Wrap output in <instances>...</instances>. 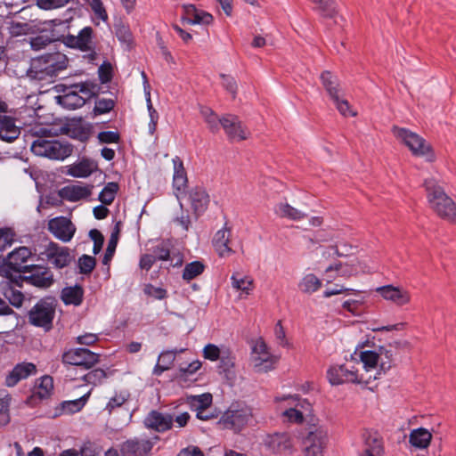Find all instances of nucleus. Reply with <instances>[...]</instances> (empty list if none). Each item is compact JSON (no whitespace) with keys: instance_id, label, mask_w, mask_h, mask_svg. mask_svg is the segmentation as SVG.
I'll list each match as a JSON object with an SVG mask.
<instances>
[{"instance_id":"nucleus-1","label":"nucleus","mask_w":456,"mask_h":456,"mask_svg":"<svg viewBox=\"0 0 456 456\" xmlns=\"http://www.w3.org/2000/svg\"><path fill=\"white\" fill-rule=\"evenodd\" d=\"M429 208L441 218L456 224V204L434 179L424 182Z\"/></svg>"},{"instance_id":"nucleus-2","label":"nucleus","mask_w":456,"mask_h":456,"mask_svg":"<svg viewBox=\"0 0 456 456\" xmlns=\"http://www.w3.org/2000/svg\"><path fill=\"white\" fill-rule=\"evenodd\" d=\"M56 89L62 94L55 97L58 104L68 110H76L85 105L86 99L92 97L94 86L91 83L85 82L70 86L57 85Z\"/></svg>"},{"instance_id":"nucleus-3","label":"nucleus","mask_w":456,"mask_h":456,"mask_svg":"<svg viewBox=\"0 0 456 456\" xmlns=\"http://www.w3.org/2000/svg\"><path fill=\"white\" fill-rule=\"evenodd\" d=\"M392 131L395 137L403 143L414 156L424 157L429 162L435 159L430 145L420 135L407 128L397 126H394Z\"/></svg>"},{"instance_id":"nucleus-4","label":"nucleus","mask_w":456,"mask_h":456,"mask_svg":"<svg viewBox=\"0 0 456 456\" xmlns=\"http://www.w3.org/2000/svg\"><path fill=\"white\" fill-rule=\"evenodd\" d=\"M278 361L279 357L271 352L262 338L252 341L250 363L256 372L264 373L273 370Z\"/></svg>"},{"instance_id":"nucleus-5","label":"nucleus","mask_w":456,"mask_h":456,"mask_svg":"<svg viewBox=\"0 0 456 456\" xmlns=\"http://www.w3.org/2000/svg\"><path fill=\"white\" fill-rule=\"evenodd\" d=\"M37 259L47 262L53 268L62 269L74 261V256L68 247L49 241L39 248Z\"/></svg>"},{"instance_id":"nucleus-6","label":"nucleus","mask_w":456,"mask_h":456,"mask_svg":"<svg viewBox=\"0 0 456 456\" xmlns=\"http://www.w3.org/2000/svg\"><path fill=\"white\" fill-rule=\"evenodd\" d=\"M250 406L242 402L232 403L221 418L223 425L234 432L241 431L252 419Z\"/></svg>"},{"instance_id":"nucleus-7","label":"nucleus","mask_w":456,"mask_h":456,"mask_svg":"<svg viewBox=\"0 0 456 456\" xmlns=\"http://www.w3.org/2000/svg\"><path fill=\"white\" fill-rule=\"evenodd\" d=\"M30 149L37 156L55 160H63L72 152V149L68 143L61 142L58 140H48L44 137L35 140Z\"/></svg>"},{"instance_id":"nucleus-8","label":"nucleus","mask_w":456,"mask_h":456,"mask_svg":"<svg viewBox=\"0 0 456 456\" xmlns=\"http://www.w3.org/2000/svg\"><path fill=\"white\" fill-rule=\"evenodd\" d=\"M56 300L53 297H45L39 300L29 311V322L43 328L48 331L53 327V321L55 315Z\"/></svg>"},{"instance_id":"nucleus-9","label":"nucleus","mask_w":456,"mask_h":456,"mask_svg":"<svg viewBox=\"0 0 456 456\" xmlns=\"http://www.w3.org/2000/svg\"><path fill=\"white\" fill-rule=\"evenodd\" d=\"M67 67L65 55L51 53L40 56L33 61L32 69H35L39 79L55 77L59 71Z\"/></svg>"},{"instance_id":"nucleus-10","label":"nucleus","mask_w":456,"mask_h":456,"mask_svg":"<svg viewBox=\"0 0 456 456\" xmlns=\"http://www.w3.org/2000/svg\"><path fill=\"white\" fill-rule=\"evenodd\" d=\"M327 379L332 386L346 383L368 385L371 376L364 379L354 365L341 364L330 366L327 370Z\"/></svg>"},{"instance_id":"nucleus-11","label":"nucleus","mask_w":456,"mask_h":456,"mask_svg":"<svg viewBox=\"0 0 456 456\" xmlns=\"http://www.w3.org/2000/svg\"><path fill=\"white\" fill-rule=\"evenodd\" d=\"M23 279L27 283L40 289L50 288L54 281L53 274L48 267L35 265L24 268Z\"/></svg>"},{"instance_id":"nucleus-12","label":"nucleus","mask_w":456,"mask_h":456,"mask_svg":"<svg viewBox=\"0 0 456 456\" xmlns=\"http://www.w3.org/2000/svg\"><path fill=\"white\" fill-rule=\"evenodd\" d=\"M159 440L158 436L153 440L138 437L127 439L120 444V454L121 456H149Z\"/></svg>"},{"instance_id":"nucleus-13","label":"nucleus","mask_w":456,"mask_h":456,"mask_svg":"<svg viewBox=\"0 0 456 456\" xmlns=\"http://www.w3.org/2000/svg\"><path fill=\"white\" fill-rule=\"evenodd\" d=\"M62 361L67 364L89 369L98 362V354L86 348L70 349L63 354Z\"/></svg>"},{"instance_id":"nucleus-14","label":"nucleus","mask_w":456,"mask_h":456,"mask_svg":"<svg viewBox=\"0 0 456 456\" xmlns=\"http://www.w3.org/2000/svg\"><path fill=\"white\" fill-rule=\"evenodd\" d=\"M221 126L227 137L232 141L240 142L246 140L249 131L243 126L237 116L227 114L221 118Z\"/></svg>"},{"instance_id":"nucleus-15","label":"nucleus","mask_w":456,"mask_h":456,"mask_svg":"<svg viewBox=\"0 0 456 456\" xmlns=\"http://www.w3.org/2000/svg\"><path fill=\"white\" fill-rule=\"evenodd\" d=\"M48 230L56 239L69 242L75 234L76 227L69 218L57 216L49 220Z\"/></svg>"},{"instance_id":"nucleus-16","label":"nucleus","mask_w":456,"mask_h":456,"mask_svg":"<svg viewBox=\"0 0 456 456\" xmlns=\"http://www.w3.org/2000/svg\"><path fill=\"white\" fill-rule=\"evenodd\" d=\"M183 15L181 20L190 25H210L214 21L213 15L201 9H198L192 4L182 5Z\"/></svg>"},{"instance_id":"nucleus-17","label":"nucleus","mask_w":456,"mask_h":456,"mask_svg":"<svg viewBox=\"0 0 456 456\" xmlns=\"http://www.w3.org/2000/svg\"><path fill=\"white\" fill-rule=\"evenodd\" d=\"M32 252L27 247H19L10 252L5 258L0 257V265H6L11 270L18 273H24L27 266L24 264L31 256Z\"/></svg>"},{"instance_id":"nucleus-18","label":"nucleus","mask_w":456,"mask_h":456,"mask_svg":"<svg viewBox=\"0 0 456 456\" xmlns=\"http://www.w3.org/2000/svg\"><path fill=\"white\" fill-rule=\"evenodd\" d=\"M377 292L387 301L397 306H403L411 302V293L399 286L386 285L377 288Z\"/></svg>"},{"instance_id":"nucleus-19","label":"nucleus","mask_w":456,"mask_h":456,"mask_svg":"<svg viewBox=\"0 0 456 456\" xmlns=\"http://www.w3.org/2000/svg\"><path fill=\"white\" fill-rule=\"evenodd\" d=\"M174 418L171 414L162 413L158 411H151L143 420L145 428L159 433L170 430L173 427Z\"/></svg>"},{"instance_id":"nucleus-20","label":"nucleus","mask_w":456,"mask_h":456,"mask_svg":"<svg viewBox=\"0 0 456 456\" xmlns=\"http://www.w3.org/2000/svg\"><path fill=\"white\" fill-rule=\"evenodd\" d=\"M328 431L323 428H317L309 433L305 447V456H322V452L328 442Z\"/></svg>"},{"instance_id":"nucleus-21","label":"nucleus","mask_w":456,"mask_h":456,"mask_svg":"<svg viewBox=\"0 0 456 456\" xmlns=\"http://www.w3.org/2000/svg\"><path fill=\"white\" fill-rule=\"evenodd\" d=\"M189 200L191 208L196 216L202 215L208 208L210 198L206 189L201 186H196L189 191Z\"/></svg>"},{"instance_id":"nucleus-22","label":"nucleus","mask_w":456,"mask_h":456,"mask_svg":"<svg viewBox=\"0 0 456 456\" xmlns=\"http://www.w3.org/2000/svg\"><path fill=\"white\" fill-rule=\"evenodd\" d=\"M37 372V367L31 362H21L14 366L5 378V385L7 387H14L21 379H25L30 375Z\"/></svg>"},{"instance_id":"nucleus-23","label":"nucleus","mask_w":456,"mask_h":456,"mask_svg":"<svg viewBox=\"0 0 456 456\" xmlns=\"http://www.w3.org/2000/svg\"><path fill=\"white\" fill-rule=\"evenodd\" d=\"M94 186L90 184H71L63 187L60 191V196L70 202L86 199L91 196Z\"/></svg>"},{"instance_id":"nucleus-24","label":"nucleus","mask_w":456,"mask_h":456,"mask_svg":"<svg viewBox=\"0 0 456 456\" xmlns=\"http://www.w3.org/2000/svg\"><path fill=\"white\" fill-rule=\"evenodd\" d=\"M230 240L231 230L226 225L215 233L212 243L219 256L226 257L233 253L229 246Z\"/></svg>"},{"instance_id":"nucleus-25","label":"nucleus","mask_w":456,"mask_h":456,"mask_svg":"<svg viewBox=\"0 0 456 456\" xmlns=\"http://www.w3.org/2000/svg\"><path fill=\"white\" fill-rule=\"evenodd\" d=\"M20 134L16 120L9 116L0 115V139L7 142L15 141Z\"/></svg>"},{"instance_id":"nucleus-26","label":"nucleus","mask_w":456,"mask_h":456,"mask_svg":"<svg viewBox=\"0 0 456 456\" xmlns=\"http://www.w3.org/2000/svg\"><path fill=\"white\" fill-rule=\"evenodd\" d=\"M93 28L91 27H85L80 30L77 36H69L66 38V45L78 48L82 51H87L91 48Z\"/></svg>"},{"instance_id":"nucleus-27","label":"nucleus","mask_w":456,"mask_h":456,"mask_svg":"<svg viewBox=\"0 0 456 456\" xmlns=\"http://www.w3.org/2000/svg\"><path fill=\"white\" fill-rule=\"evenodd\" d=\"M152 255L156 260L166 261L170 260V265L174 267L181 266L183 264V256L177 253L171 256L168 245L165 242H161L153 248Z\"/></svg>"},{"instance_id":"nucleus-28","label":"nucleus","mask_w":456,"mask_h":456,"mask_svg":"<svg viewBox=\"0 0 456 456\" xmlns=\"http://www.w3.org/2000/svg\"><path fill=\"white\" fill-rule=\"evenodd\" d=\"M90 395V391L78 399L62 402L56 409L53 417L61 414H72L78 412L86 403Z\"/></svg>"},{"instance_id":"nucleus-29","label":"nucleus","mask_w":456,"mask_h":456,"mask_svg":"<svg viewBox=\"0 0 456 456\" xmlns=\"http://www.w3.org/2000/svg\"><path fill=\"white\" fill-rule=\"evenodd\" d=\"M172 161L174 164L173 187L176 192H182L187 186V175L179 157H175Z\"/></svg>"},{"instance_id":"nucleus-30","label":"nucleus","mask_w":456,"mask_h":456,"mask_svg":"<svg viewBox=\"0 0 456 456\" xmlns=\"http://www.w3.org/2000/svg\"><path fill=\"white\" fill-rule=\"evenodd\" d=\"M431 432L424 428L412 429L409 435V443L417 449H427L431 442Z\"/></svg>"},{"instance_id":"nucleus-31","label":"nucleus","mask_w":456,"mask_h":456,"mask_svg":"<svg viewBox=\"0 0 456 456\" xmlns=\"http://www.w3.org/2000/svg\"><path fill=\"white\" fill-rule=\"evenodd\" d=\"M362 453L383 456L384 445L379 435L369 432L364 436V450Z\"/></svg>"},{"instance_id":"nucleus-32","label":"nucleus","mask_w":456,"mask_h":456,"mask_svg":"<svg viewBox=\"0 0 456 456\" xmlns=\"http://www.w3.org/2000/svg\"><path fill=\"white\" fill-rule=\"evenodd\" d=\"M320 77L330 100H338V95L343 94L338 77L328 70L323 71Z\"/></svg>"},{"instance_id":"nucleus-33","label":"nucleus","mask_w":456,"mask_h":456,"mask_svg":"<svg viewBox=\"0 0 456 456\" xmlns=\"http://www.w3.org/2000/svg\"><path fill=\"white\" fill-rule=\"evenodd\" d=\"M61 297L65 305L78 306L83 302L84 289L80 285L66 287L62 289Z\"/></svg>"},{"instance_id":"nucleus-34","label":"nucleus","mask_w":456,"mask_h":456,"mask_svg":"<svg viewBox=\"0 0 456 456\" xmlns=\"http://www.w3.org/2000/svg\"><path fill=\"white\" fill-rule=\"evenodd\" d=\"M232 287L245 296L251 294L254 289V281L249 275H242L236 272L231 276Z\"/></svg>"},{"instance_id":"nucleus-35","label":"nucleus","mask_w":456,"mask_h":456,"mask_svg":"<svg viewBox=\"0 0 456 456\" xmlns=\"http://www.w3.org/2000/svg\"><path fill=\"white\" fill-rule=\"evenodd\" d=\"M266 445L273 452L282 453L290 449L291 443L288 435L274 434L268 436Z\"/></svg>"},{"instance_id":"nucleus-36","label":"nucleus","mask_w":456,"mask_h":456,"mask_svg":"<svg viewBox=\"0 0 456 456\" xmlns=\"http://www.w3.org/2000/svg\"><path fill=\"white\" fill-rule=\"evenodd\" d=\"M53 390V380L50 376H44L39 379L34 387L32 398L33 399H46Z\"/></svg>"},{"instance_id":"nucleus-37","label":"nucleus","mask_w":456,"mask_h":456,"mask_svg":"<svg viewBox=\"0 0 456 456\" xmlns=\"http://www.w3.org/2000/svg\"><path fill=\"white\" fill-rule=\"evenodd\" d=\"M276 215L281 218H288L293 221H300L306 216V214L295 208L288 203H279L275 206Z\"/></svg>"},{"instance_id":"nucleus-38","label":"nucleus","mask_w":456,"mask_h":456,"mask_svg":"<svg viewBox=\"0 0 456 456\" xmlns=\"http://www.w3.org/2000/svg\"><path fill=\"white\" fill-rule=\"evenodd\" d=\"M379 354H380V358L378 363V370L375 376H373V379H377L379 376L387 373L393 365V351L390 349H387L385 347H379Z\"/></svg>"},{"instance_id":"nucleus-39","label":"nucleus","mask_w":456,"mask_h":456,"mask_svg":"<svg viewBox=\"0 0 456 456\" xmlns=\"http://www.w3.org/2000/svg\"><path fill=\"white\" fill-rule=\"evenodd\" d=\"M212 395L209 393L201 394L199 395L187 396L186 402L193 411L200 410H207L212 404Z\"/></svg>"},{"instance_id":"nucleus-40","label":"nucleus","mask_w":456,"mask_h":456,"mask_svg":"<svg viewBox=\"0 0 456 456\" xmlns=\"http://www.w3.org/2000/svg\"><path fill=\"white\" fill-rule=\"evenodd\" d=\"M322 281L314 273L305 274L298 283V289L301 292L313 294L320 289Z\"/></svg>"},{"instance_id":"nucleus-41","label":"nucleus","mask_w":456,"mask_h":456,"mask_svg":"<svg viewBox=\"0 0 456 456\" xmlns=\"http://www.w3.org/2000/svg\"><path fill=\"white\" fill-rule=\"evenodd\" d=\"M130 393L127 390L116 391L105 405L104 411L111 414L116 409L122 407L130 399Z\"/></svg>"},{"instance_id":"nucleus-42","label":"nucleus","mask_w":456,"mask_h":456,"mask_svg":"<svg viewBox=\"0 0 456 456\" xmlns=\"http://www.w3.org/2000/svg\"><path fill=\"white\" fill-rule=\"evenodd\" d=\"M96 168L95 165L87 159H84L72 165L69 167V174L74 177H87Z\"/></svg>"},{"instance_id":"nucleus-43","label":"nucleus","mask_w":456,"mask_h":456,"mask_svg":"<svg viewBox=\"0 0 456 456\" xmlns=\"http://www.w3.org/2000/svg\"><path fill=\"white\" fill-rule=\"evenodd\" d=\"M314 9L323 17L333 18L337 14V5L334 0H312Z\"/></svg>"},{"instance_id":"nucleus-44","label":"nucleus","mask_w":456,"mask_h":456,"mask_svg":"<svg viewBox=\"0 0 456 456\" xmlns=\"http://www.w3.org/2000/svg\"><path fill=\"white\" fill-rule=\"evenodd\" d=\"M200 114L203 117L205 122L208 124V129L211 132L216 133L219 131L221 126V118H218L213 110L208 107L202 106L200 107Z\"/></svg>"},{"instance_id":"nucleus-45","label":"nucleus","mask_w":456,"mask_h":456,"mask_svg":"<svg viewBox=\"0 0 456 456\" xmlns=\"http://www.w3.org/2000/svg\"><path fill=\"white\" fill-rule=\"evenodd\" d=\"M360 360L363 364L364 370L368 372L371 370L378 368L380 354L379 351L366 350L360 352Z\"/></svg>"},{"instance_id":"nucleus-46","label":"nucleus","mask_w":456,"mask_h":456,"mask_svg":"<svg viewBox=\"0 0 456 456\" xmlns=\"http://www.w3.org/2000/svg\"><path fill=\"white\" fill-rule=\"evenodd\" d=\"M118 184L115 182L108 183L99 194V200L103 205H110L118 191Z\"/></svg>"},{"instance_id":"nucleus-47","label":"nucleus","mask_w":456,"mask_h":456,"mask_svg":"<svg viewBox=\"0 0 456 456\" xmlns=\"http://www.w3.org/2000/svg\"><path fill=\"white\" fill-rule=\"evenodd\" d=\"M205 270V265L200 261H193L191 263L187 264L184 266L183 272V279L190 281L199 275H200Z\"/></svg>"},{"instance_id":"nucleus-48","label":"nucleus","mask_w":456,"mask_h":456,"mask_svg":"<svg viewBox=\"0 0 456 456\" xmlns=\"http://www.w3.org/2000/svg\"><path fill=\"white\" fill-rule=\"evenodd\" d=\"M277 403H289V405H293L298 408L300 411H308L311 409V404L306 401L299 398L298 395H286L275 397Z\"/></svg>"},{"instance_id":"nucleus-49","label":"nucleus","mask_w":456,"mask_h":456,"mask_svg":"<svg viewBox=\"0 0 456 456\" xmlns=\"http://www.w3.org/2000/svg\"><path fill=\"white\" fill-rule=\"evenodd\" d=\"M218 360L220 361L219 368L224 371H230L235 365V355L232 351L225 346H223V350Z\"/></svg>"},{"instance_id":"nucleus-50","label":"nucleus","mask_w":456,"mask_h":456,"mask_svg":"<svg viewBox=\"0 0 456 456\" xmlns=\"http://www.w3.org/2000/svg\"><path fill=\"white\" fill-rule=\"evenodd\" d=\"M107 378L106 372L102 369H94L82 376V380L86 384L98 386Z\"/></svg>"},{"instance_id":"nucleus-51","label":"nucleus","mask_w":456,"mask_h":456,"mask_svg":"<svg viewBox=\"0 0 456 456\" xmlns=\"http://www.w3.org/2000/svg\"><path fill=\"white\" fill-rule=\"evenodd\" d=\"M11 396L6 393H0V427L10 422L9 406Z\"/></svg>"},{"instance_id":"nucleus-52","label":"nucleus","mask_w":456,"mask_h":456,"mask_svg":"<svg viewBox=\"0 0 456 456\" xmlns=\"http://www.w3.org/2000/svg\"><path fill=\"white\" fill-rule=\"evenodd\" d=\"M16 233L12 228H0V250L4 251L10 248L15 241Z\"/></svg>"},{"instance_id":"nucleus-53","label":"nucleus","mask_w":456,"mask_h":456,"mask_svg":"<svg viewBox=\"0 0 456 456\" xmlns=\"http://www.w3.org/2000/svg\"><path fill=\"white\" fill-rule=\"evenodd\" d=\"M286 406L288 408L283 411L282 415L287 418L288 421L296 424L304 422L305 419L302 411L293 405H289V403H287Z\"/></svg>"},{"instance_id":"nucleus-54","label":"nucleus","mask_w":456,"mask_h":456,"mask_svg":"<svg viewBox=\"0 0 456 456\" xmlns=\"http://www.w3.org/2000/svg\"><path fill=\"white\" fill-rule=\"evenodd\" d=\"M115 106L113 99L99 98L95 101L94 112L95 115H102L110 112Z\"/></svg>"},{"instance_id":"nucleus-55","label":"nucleus","mask_w":456,"mask_h":456,"mask_svg":"<svg viewBox=\"0 0 456 456\" xmlns=\"http://www.w3.org/2000/svg\"><path fill=\"white\" fill-rule=\"evenodd\" d=\"M338 112L344 117H355L357 113L351 109L349 102L343 98V94L338 95V100H331Z\"/></svg>"},{"instance_id":"nucleus-56","label":"nucleus","mask_w":456,"mask_h":456,"mask_svg":"<svg viewBox=\"0 0 456 456\" xmlns=\"http://www.w3.org/2000/svg\"><path fill=\"white\" fill-rule=\"evenodd\" d=\"M4 295L9 300L10 304L12 305L13 306H21L24 300V296L20 290L15 289L11 286H8L7 288L4 289Z\"/></svg>"},{"instance_id":"nucleus-57","label":"nucleus","mask_w":456,"mask_h":456,"mask_svg":"<svg viewBox=\"0 0 456 456\" xmlns=\"http://www.w3.org/2000/svg\"><path fill=\"white\" fill-rule=\"evenodd\" d=\"M332 271H336L338 274L341 277H350L357 273V269L353 265L342 263H339L335 265H330L326 269L327 273Z\"/></svg>"},{"instance_id":"nucleus-58","label":"nucleus","mask_w":456,"mask_h":456,"mask_svg":"<svg viewBox=\"0 0 456 456\" xmlns=\"http://www.w3.org/2000/svg\"><path fill=\"white\" fill-rule=\"evenodd\" d=\"M223 350V346H218L215 344H208L204 346L202 354L205 359L211 362H216L220 358V354Z\"/></svg>"},{"instance_id":"nucleus-59","label":"nucleus","mask_w":456,"mask_h":456,"mask_svg":"<svg viewBox=\"0 0 456 456\" xmlns=\"http://www.w3.org/2000/svg\"><path fill=\"white\" fill-rule=\"evenodd\" d=\"M87 3L98 19L102 21L108 20L109 16L102 0H87Z\"/></svg>"},{"instance_id":"nucleus-60","label":"nucleus","mask_w":456,"mask_h":456,"mask_svg":"<svg viewBox=\"0 0 456 456\" xmlns=\"http://www.w3.org/2000/svg\"><path fill=\"white\" fill-rule=\"evenodd\" d=\"M95 259L93 256L83 255L78 259L79 272L83 274L90 273L95 266Z\"/></svg>"},{"instance_id":"nucleus-61","label":"nucleus","mask_w":456,"mask_h":456,"mask_svg":"<svg viewBox=\"0 0 456 456\" xmlns=\"http://www.w3.org/2000/svg\"><path fill=\"white\" fill-rule=\"evenodd\" d=\"M72 0H37V6L43 10L61 8Z\"/></svg>"},{"instance_id":"nucleus-62","label":"nucleus","mask_w":456,"mask_h":456,"mask_svg":"<svg viewBox=\"0 0 456 456\" xmlns=\"http://www.w3.org/2000/svg\"><path fill=\"white\" fill-rule=\"evenodd\" d=\"M101 143H118L120 140L119 134L115 131H102L97 135Z\"/></svg>"},{"instance_id":"nucleus-63","label":"nucleus","mask_w":456,"mask_h":456,"mask_svg":"<svg viewBox=\"0 0 456 456\" xmlns=\"http://www.w3.org/2000/svg\"><path fill=\"white\" fill-rule=\"evenodd\" d=\"M99 78L102 83H108L112 77V68L110 63L103 62L98 69Z\"/></svg>"},{"instance_id":"nucleus-64","label":"nucleus","mask_w":456,"mask_h":456,"mask_svg":"<svg viewBox=\"0 0 456 456\" xmlns=\"http://www.w3.org/2000/svg\"><path fill=\"white\" fill-rule=\"evenodd\" d=\"M99 453L98 446L90 441L84 443L80 448L81 456H96Z\"/></svg>"}]
</instances>
